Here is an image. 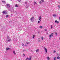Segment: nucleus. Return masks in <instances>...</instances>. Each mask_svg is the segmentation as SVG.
<instances>
[{
    "instance_id": "obj_1",
    "label": "nucleus",
    "mask_w": 60,
    "mask_h": 60,
    "mask_svg": "<svg viewBox=\"0 0 60 60\" xmlns=\"http://www.w3.org/2000/svg\"><path fill=\"white\" fill-rule=\"evenodd\" d=\"M7 41H8V42H10V41H11V39L9 37V36H7Z\"/></svg>"
},
{
    "instance_id": "obj_2",
    "label": "nucleus",
    "mask_w": 60,
    "mask_h": 60,
    "mask_svg": "<svg viewBox=\"0 0 60 60\" xmlns=\"http://www.w3.org/2000/svg\"><path fill=\"white\" fill-rule=\"evenodd\" d=\"M34 16H32L31 18L30 19V20H31L32 22H33L34 21Z\"/></svg>"
},
{
    "instance_id": "obj_3",
    "label": "nucleus",
    "mask_w": 60,
    "mask_h": 60,
    "mask_svg": "<svg viewBox=\"0 0 60 60\" xmlns=\"http://www.w3.org/2000/svg\"><path fill=\"white\" fill-rule=\"evenodd\" d=\"M44 49L45 51V52H46V53H45L46 54V53H47V52H48V50H47V49H46L45 47H44Z\"/></svg>"
},
{
    "instance_id": "obj_4",
    "label": "nucleus",
    "mask_w": 60,
    "mask_h": 60,
    "mask_svg": "<svg viewBox=\"0 0 60 60\" xmlns=\"http://www.w3.org/2000/svg\"><path fill=\"white\" fill-rule=\"evenodd\" d=\"M7 7L8 8H10V5L9 4H7Z\"/></svg>"
},
{
    "instance_id": "obj_5",
    "label": "nucleus",
    "mask_w": 60,
    "mask_h": 60,
    "mask_svg": "<svg viewBox=\"0 0 60 60\" xmlns=\"http://www.w3.org/2000/svg\"><path fill=\"white\" fill-rule=\"evenodd\" d=\"M41 16H40L39 17L38 19L40 21H41Z\"/></svg>"
},
{
    "instance_id": "obj_6",
    "label": "nucleus",
    "mask_w": 60,
    "mask_h": 60,
    "mask_svg": "<svg viewBox=\"0 0 60 60\" xmlns=\"http://www.w3.org/2000/svg\"><path fill=\"white\" fill-rule=\"evenodd\" d=\"M53 34V33H52L51 35H49V39H50L51 37L52 36V34Z\"/></svg>"
},
{
    "instance_id": "obj_7",
    "label": "nucleus",
    "mask_w": 60,
    "mask_h": 60,
    "mask_svg": "<svg viewBox=\"0 0 60 60\" xmlns=\"http://www.w3.org/2000/svg\"><path fill=\"white\" fill-rule=\"evenodd\" d=\"M55 22L56 23H57V24H58L59 23V22L57 21V20H56L55 21Z\"/></svg>"
},
{
    "instance_id": "obj_8",
    "label": "nucleus",
    "mask_w": 60,
    "mask_h": 60,
    "mask_svg": "<svg viewBox=\"0 0 60 60\" xmlns=\"http://www.w3.org/2000/svg\"><path fill=\"white\" fill-rule=\"evenodd\" d=\"M32 59V56H30V58L28 59V60H31Z\"/></svg>"
},
{
    "instance_id": "obj_9",
    "label": "nucleus",
    "mask_w": 60,
    "mask_h": 60,
    "mask_svg": "<svg viewBox=\"0 0 60 60\" xmlns=\"http://www.w3.org/2000/svg\"><path fill=\"white\" fill-rule=\"evenodd\" d=\"M9 49H10V48H7L6 49V50L7 51V50H8Z\"/></svg>"
},
{
    "instance_id": "obj_10",
    "label": "nucleus",
    "mask_w": 60,
    "mask_h": 60,
    "mask_svg": "<svg viewBox=\"0 0 60 60\" xmlns=\"http://www.w3.org/2000/svg\"><path fill=\"white\" fill-rule=\"evenodd\" d=\"M13 54L14 55H16V52H15V51H13Z\"/></svg>"
},
{
    "instance_id": "obj_11",
    "label": "nucleus",
    "mask_w": 60,
    "mask_h": 60,
    "mask_svg": "<svg viewBox=\"0 0 60 60\" xmlns=\"http://www.w3.org/2000/svg\"><path fill=\"white\" fill-rule=\"evenodd\" d=\"M52 16H53V17H56V14H53Z\"/></svg>"
},
{
    "instance_id": "obj_12",
    "label": "nucleus",
    "mask_w": 60,
    "mask_h": 60,
    "mask_svg": "<svg viewBox=\"0 0 60 60\" xmlns=\"http://www.w3.org/2000/svg\"><path fill=\"white\" fill-rule=\"evenodd\" d=\"M60 58V57L59 56H58L57 57V59H59Z\"/></svg>"
},
{
    "instance_id": "obj_13",
    "label": "nucleus",
    "mask_w": 60,
    "mask_h": 60,
    "mask_svg": "<svg viewBox=\"0 0 60 60\" xmlns=\"http://www.w3.org/2000/svg\"><path fill=\"white\" fill-rule=\"evenodd\" d=\"M41 40H43V37H41Z\"/></svg>"
},
{
    "instance_id": "obj_14",
    "label": "nucleus",
    "mask_w": 60,
    "mask_h": 60,
    "mask_svg": "<svg viewBox=\"0 0 60 60\" xmlns=\"http://www.w3.org/2000/svg\"><path fill=\"white\" fill-rule=\"evenodd\" d=\"M47 59L48 60H49V59H50V58L48 56L47 58Z\"/></svg>"
},
{
    "instance_id": "obj_15",
    "label": "nucleus",
    "mask_w": 60,
    "mask_h": 60,
    "mask_svg": "<svg viewBox=\"0 0 60 60\" xmlns=\"http://www.w3.org/2000/svg\"><path fill=\"white\" fill-rule=\"evenodd\" d=\"M3 14L5 13V11H4L3 12Z\"/></svg>"
},
{
    "instance_id": "obj_16",
    "label": "nucleus",
    "mask_w": 60,
    "mask_h": 60,
    "mask_svg": "<svg viewBox=\"0 0 60 60\" xmlns=\"http://www.w3.org/2000/svg\"><path fill=\"white\" fill-rule=\"evenodd\" d=\"M22 46H23V47H24V44L23 43H22Z\"/></svg>"
},
{
    "instance_id": "obj_17",
    "label": "nucleus",
    "mask_w": 60,
    "mask_h": 60,
    "mask_svg": "<svg viewBox=\"0 0 60 60\" xmlns=\"http://www.w3.org/2000/svg\"><path fill=\"white\" fill-rule=\"evenodd\" d=\"M40 28H41V29H42V26H41L40 27Z\"/></svg>"
},
{
    "instance_id": "obj_18",
    "label": "nucleus",
    "mask_w": 60,
    "mask_h": 60,
    "mask_svg": "<svg viewBox=\"0 0 60 60\" xmlns=\"http://www.w3.org/2000/svg\"><path fill=\"white\" fill-rule=\"evenodd\" d=\"M51 29H52L53 28V27H52V25H51Z\"/></svg>"
},
{
    "instance_id": "obj_19",
    "label": "nucleus",
    "mask_w": 60,
    "mask_h": 60,
    "mask_svg": "<svg viewBox=\"0 0 60 60\" xmlns=\"http://www.w3.org/2000/svg\"><path fill=\"white\" fill-rule=\"evenodd\" d=\"M39 49H37V50H36V51L37 52H38L39 51Z\"/></svg>"
},
{
    "instance_id": "obj_20",
    "label": "nucleus",
    "mask_w": 60,
    "mask_h": 60,
    "mask_svg": "<svg viewBox=\"0 0 60 60\" xmlns=\"http://www.w3.org/2000/svg\"><path fill=\"white\" fill-rule=\"evenodd\" d=\"M26 44H29V42H26Z\"/></svg>"
},
{
    "instance_id": "obj_21",
    "label": "nucleus",
    "mask_w": 60,
    "mask_h": 60,
    "mask_svg": "<svg viewBox=\"0 0 60 60\" xmlns=\"http://www.w3.org/2000/svg\"><path fill=\"white\" fill-rule=\"evenodd\" d=\"M35 37V35H33V39H34V38Z\"/></svg>"
},
{
    "instance_id": "obj_22",
    "label": "nucleus",
    "mask_w": 60,
    "mask_h": 60,
    "mask_svg": "<svg viewBox=\"0 0 60 60\" xmlns=\"http://www.w3.org/2000/svg\"><path fill=\"white\" fill-rule=\"evenodd\" d=\"M58 8H60V5H58Z\"/></svg>"
},
{
    "instance_id": "obj_23",
    "label": "nucleus",
    "mask_w": 60,
    "mask_h": 60,
    "mask_svg": "<svg viewBox=\"0 0 60 60\" xmlns=\"http://www.w3.org/2000/svg\"><path fill=\"white\" fill-rule=\"evenodd\" d=\"M56 57H54V60H56Z\"/></svg>"
},
{
    "instance_id": "obj_24",
    "label": "nucleus",
    "mask_w": 60,
    "mask_h": 60,
    "mask_svg": "<svg viewBox=\"0 0 60 60\" xmlns=\"http://www.w3.org/2000/svg\"><path fill=\"white\" fill-rule=\"evenodd\" d=\"M9 17V15H6V18H8Z\"/></svg>"
},
{
    "instance_id": "obj_25",
    "label": "nucleus",
    "mask_w": 60,
    "mask_h": 60,
    "mask_svg": "<svg viewBox=\"0 0 60 60\" xmlns=\"http://www.w3.org/2000/svg\"><path fill=\"white\" fill-rule=\"evenodd\" d=\"M57 33H55V34L56 36H57Z\"/></svg>"
},
{
    "instance_id": "obj_26",
    "label": "nucleus",
    "mask_w": 60,
    "mask_h": 60,
    "mask_svg": "<svg viewBox=\"0 0 60 60\" xmlns=\"http://www.w3.org/2000/svg\"><path fill=\"white\" fill-rule=\"evenodd\" d=\"M29 59V58L28 57H27V58L26 59V60H28V59Z\"/></svg>"
},
{
    "instance_id": "obj_27",
    "label": "nucleus",
    "mask_w": 60,
    "mask_h": 60,
    "mask_svg": "<svg viewBox=\"0 0 60 60\" xmlns=\"http://www.w3.org/2000/svg\"><path fill=\"white\" fill-rule=\"evenodd\" d=\"M2 2H3V3H5V1H2Z\"/></svg>"
},
{
    "instance_id": "obj_28",
    "label": "nucleus",
    "mask_w": 60,
    "mask_h": 60,
    "mask_svg": "<svg viewBox=\"0 0 60 60\" xmlns=\"http://www.w3.org/2000/svg\"><path fill=\"white\" fill-rule=\"evenodd\" d=\"M34 4H37V3L36 2H35L34 3Z\"/></svg>"
},
{
    "instance_id": "obj_29",
    "label": "nucleus",
    "mask_w": 60,
    "mask_h": 60,
    "mask_svg": "<svg viewBox=\"0 0 60 60\" xmlns=\"http://www.w3.org/2000/svg\"><path fill=\"white\" fill-rule=\"evenodd\" d=\"M41 2H44V0H42L41 1Z\"/></svg>"
},
{
    "instance_id": "obj_30",
    "label": "nucleus",
    "mask_w": 60,
    "mask_h": 60,
    "mask_svg": "<svg viewBox=\"0 0 60 60\" xmlns=\"http://www.w3.org/2000/svg\"><path fill=\"white\" fill-rule=\"evenodd\" d=\"M38 23H40V21H38Z\"/></svg>"
},
{
    "instance_id": "obj_31",
    "label": "nucleus",
    "mask_w": 60,
    "mask_h": 60,
    "mask_svg": "<svg viewBox=\"0 0 60 60\" xmlns=\"http://www.w3.org/2000/svg\"><path fill=\"white\" fill-rule=\"evenodd\" d=\"M17 0L19 1V2H20V0Z\"/></svg>"
},
{
    "instance_id": "obj_32",
    "label": "nucleus",
    "mask_w": 60,
    "mask_h": 60,
    "mask_svg": "<svg viewBox=\"0 0 60 60\" xmlns=\"http://www.w3.org/2000/svg\"><path fill=\"white\" fill-rule=\"evenodd\" d=\"M45 31H47V30L46 29H45Z\"/></svg>"
},
{
    "instance_id": "obj_33",
    "label": "nucleus",
    "mask_w": 60,
    "mask_h": 60,
    "mask_svg": "<svg viewBox=\"0 0 60 60\" xmlns=\"http://www.w3.org/2000/svg\"><path fill=\"white\" fill-rule=\"evenodd\" d=\"M23 52H24V51H26V50H23Z\"/></svg>"
},
{
    "instance_id": "obj_34",
    "label": "nucleus",
    "mask_w": 60,
    "mask_h": 60,
    "mask_svg": "<svg viewBox=\"0 0 60 60\" xmlns=\"http://www.w3.org/2000/svg\"><path fill=\"white\" fill-rule=\"evenodd\" d=\"M18 6H17V5H15V7H18Z\"/></svg>"
},
{
    "instance_id": "obj_35",
    "label": "nucleus",
    "mask_w": 60,
    "mask_h": 60,
    "mask_svg": "<svg viewBox=\"0 0 60 60\" xmlns=\"http://www.w3.org/2000/svg\"><path fill=\"white\" fill-rule=\"evenodd\" d=\"M39 3H40V4H41V1H40V2H39Z\"/></svg>"
},
{
    "instance_id": "obj_36",
    "label": "nucleus",
    "mask_w": 60,
    "mask_h": 60,
    "mask_svg": "<svg viewBox=\"0 0 60 60\" xmlns=\"http://www.w3.org/2000/svg\"><path fill=\"white\" fill-rule=\"evenodd\" d=\"M26 46H27L26 45H24V46H25V47H26Z\"/></svg>"
},
{
    "instance_id": "obj_37",
    "label": "nucleus",
    "mask_w": 60,
    "mask_h": 60,
    "mask_svg": "<svg viewBox=\"0 0 60 60\" xmlns=\"http://www.w3.org/2000/svg\"><path fill=\"white\" fill-rule=\"evenodd\" d=\"M55 52H56V51H55V50L54 51V52L55 53Z\"/></svg>"
},
{
    "instance_id": "obj_38",
    "label": "nucleus",
    "mask_w": 60,
    "mask_h": 60,
    "mask_svg": "<svg viewBox=\"0 0 60 60\" xmlns=\"http://www.w3.org/2000/svg\"><path fill=\"white\" fill-rule=\"evenodd\" d=\"M25 4H27V2H25Z\"/></svg>"
},
{
    "instance_id": "obj_39",
    "label": "nucleus",
    "mask_w": 60,
    "mask_h": 60,
    "mask_svg": "<svg viewBox=\"0 0 60 60\" xmlns=\"http://www.w3.org/2000/svg\"><path fill=\"white\" fill-rule=\"evenodd\" d=\"M23 56H26V54H23Z\"/></svg>"
},
{
    "instance_id": "obj_40",
    "label": "nucleus",
    "mask_w": 60,
    "mask_h": 60,
    "mask_svg": "<svg viewBox=\"0 0 60 60\" xmlns=\"http://www.w3.org/2000/svg\"><path fill=\"white\" fill-rule=\"evenodd\" d=\"M38 34H39V33H40V32L38 31Z\"/></svg>"
},
{
    "instance_id": "obj_41",
    "label": "nucleus",
    "mask_w": 60,
    "mask_h": 60,
    "mask_svg": "<svg viewBox=\"0 0 60 60\" xmlns=\"http://www.w3.org/2000/svg\"><path fill=\"white\" fill-rule=\"evenodd\" d=\"M57 55H59V54H57Z\"/></svg>"
},
{
    "instance_id": "obj_42",
    "label": "nucleus",
    "mask_w": 60,
    "mask_h": 60,
    "mask_svg": "<svg viewBox=\"0 0 60 60\" xmlns=\"http://www.w3.org/2000/svg\"><path fill=\"white\" fill-rule=\"evenodd\" d=\"M52 37H53V35H52Z\"/></svg>"
},
{
    "instance_id": "obj_43",
    "label": "nucleus",
    "mask_w": 60,
    "mask_h": 60,
    "mask_svg": "<svg viewBox=\"0 0 60 60\" xmlns=\"http://www.w3.org/2000/svg\"><path fill=\"white\" fill-rule=\"evenodd\" d=\"M24 57V56H23V57Z\"/></svg>"
},
{
    "instance_id": "obj_44",
    "label": "nucleus",
    "mask_w": 60,
    "mask_h": 60,
    "mask_svg": "<svg viewBox=\"0 0 60 60\" xmlns=\"http://www.w3.org/2000/svg\"><path fill=\"white\" fill-rule=\"evenodd\" d=\"M59 56H60V54L59 55Z\"/></svg>"
},
{
    "instance_id": "obj_45",
    "label": "nucleus",
    "mask_w": 60,
    "mask_h": 60,
    "mask_svg": "<svg viewBox=\"0 0 60 60\" xmlns=\"http://www.w3.org/2000/svg\"><path fill=\"white\" fill-rule=\"evenodd\" d=\"M11 0V1H12V0Z\"/></svg>"
}]
</instances>
